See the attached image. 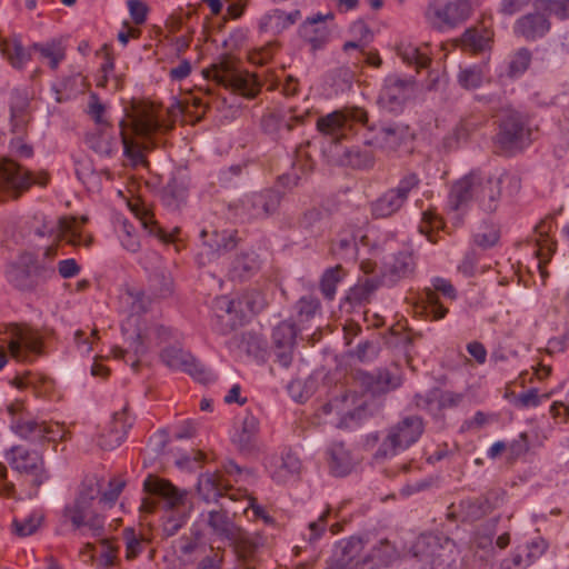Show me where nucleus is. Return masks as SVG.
I'll list each match as a JSON object with an SVG mask.
<instances>
[{
    "label": "nucleus",
    "instance_id": "f257e3e1",
    "mask_svg": "<svg viewBox=\"0 0 569 569\" xmlns=\"http://www.w3.org/2000/svg\"><path fill=\"white\" fill-rule=\"evenodd\" d=\"M148 497L142 500L141 510L152 512L159 501L167 510L162 525L166 537L174 536L186 523L191 506L187 501L188 492L174 487L170 481L149 476L143 482Z\"/></svg>",
    "mask_w": 569,
    "mask_h": 569
},
{
    "label": "nucleus",
    "instance_id": "f03ea898",
    "mask_svg": "<svg viewBox=\"0 0 569 569\" xmlns=\"http://www.w3.org/2000/svg\"><path fill=\"white\" fill-rule=\"evenodd\" d=\"M102 490L97 477L86 478L77 497L63 508L62 517L81 536L100 538L104 535V518L96 510Z\"/></svg>",
    "mask_w": 569,
    "mask_h": 569
},
{
    "label": "nucleus",
    "instance_id": "7ed1b4c3",
    "mask_svg": "<svg viewBox=\"0 0 569 569\" xmlns=\"http://www.w3.org/2000/svg\"><path fill=\"white\" fill-rule=\"evenodd\" d=\"M421 569H457L453 541L433 535H420L411 547Z\"/></svg>",
    "mask_w": 569,
    "mask_h": 569
},
{
    "label": "nucleus",
    "instance_id": "20e7f679",
    "mask_svg": "<svg viewBox=\"0 0 569 569\" xmlns=\"http://www.w3.org/2000/svg\"><path fill=\"white\" fill-rule=\"evenodd\" d=\"M498 118L499 124L495 143L501 151L512 154L531 142V130L522 113L507 108L501 110Z\"/></svg>",
    "mask_w": 569,
    "mask_h": 569
},
{
    "label": "nucleus",
    "instance_id": "39448f33",
    "mask_svg": "<svg viewBox=\"0 0 569 569\" xmlns=\"http://www.w3.org/2000/svg\"><path fill=\"white\" fill-rule=\"evenodd\" d=\"M425 431L422 418L418 416H408L391 426L388 433L378 450L375 459H387L396 456L398 452L408 449L416 443Z\"/></svg>",
    "mask_w": 569,
    "mask_h": 569
},
{
    "label": "nucleus",
    "instance_id": "423d86ee",
    "mask_svg": "<svg viewBox=\"0 0 569 569\" xmlns=\"http://www.w3.org/2000/svg\"><path fill=\"white\" fill-rule=\"evenodd\" d=\"M207 78H212L218 84L246 98H253L260 90V83L254 74L240 70L230 59H223L212 66L206 72Z\"/></svg>",
    "mask_w": 569,
    "mask_h": 569
},
{
    "label": "nucleus",
    "instance_id": "0eeeda50",
    "mask_svg": "<svg viewBox=\"0 0 569 569\" xmlns=\"http://www.w3.org/2000/svg\"><path fill=\"white\" fill-rule=\"evenodd\" d=\"M420 186V178L416 172L403 174L396 187L386 190L370 203V211L375 219H386L397 214L408 201L412 190Z\"/></svg>",
    "mask_w": 569,
    "mask_h": 569
},
{
    "label": "nucleus",
    "instance_id": "6e6552de",
    "mask_svg": "<svg viewBox=\"0 0 569 569\" xmlns=\"http://www.w3.org/2000/svg\"><path fill=\"white\" fill-rule=\"evenodd\" d=\"M48 176L44 172L32 177L31 172L9 158L0 160V201L4 198H18L32 184L46 186Z\"/></svg>",
    "mask_w": 569,
    "mask_h": 569
},
{
    "label": "nucleus",
    "instance_id": "1a4fd4ad",
    "mask_svg": "<svg viewBox=\"0 0 569 569\" xmlns=\"http://www.w3.org/2000/svg\"><path fill=\"white\" fill-rule=\"evenodd\" d=\"M471 14L468 0H431L426 9L427 22L439 31L453 29L465 22Z\"/></svg>",
    "mask_w": 569,
    "mask_h": 569
},
{
    "label": "nucleus",
    "instance_id": "9d476101",
    "mask_svg": "<svg viewBox=\"0 0 569 569\" xmlns=\"http://www.w3.org/2000/svg\"><path fill=\"white\" fill-rule=\"evenodd\" d=\"M3 342L12 358L18 361H30L32 357L42 351V339L39 333L29 326L11 323L7 326Z\"/></svg>",
    "mask_w": 569,
    "mask_h": 569
},
{
    "label": "nucleus",
    "instance_id": "9b49d317",
    "mask_svg": "<svg viewBox=\"0 0 569 569\" xmlns=\"http://www.w3.org/2000/svg\"><path fill=\"white\" fill-rule=\"evenodd\" d=\"M6 460L14 471L30 476L36 489L49 479L43 456L36 450L23 446H13L6 452Z\"/></svg>",
    "mask_w": 569,
    "mask_h": 569
},
{
    "label": "nucleus",
    "instance_id": "f8f14e48",
    "mask_svg": "<svg viewBox=\"0 0 569 569\" xmlns=\"http://www.w3.org/2000/svg\"><path fill=\"white\" fill-rule=\"evenodd\" d=\"M507 183L515 184L517 188L519 187L518 179L506 171L491 174L479 170V209L485 213H495L501 202L502 187Z\"/></svg>",
    "mask_w": 569,
    "mask_h": 569
},
{
    "label": "nucleus",
    "instance_id": "ddd939ff",
    "mask_svg": "<svg viewBox=\"0 0 569 569\" xmlns=\"http://www.w3.org/2000/svg\"><path fill=\"white\" fill-rule=\"evenodd\" d=\"M87 222V218H82L79 222L76 218L62 217L56 226L49 230L51 234H54L57 242L49 246L43 252V259L47 263H52L54 257L58 253L59 241L64 240L67 243L73 247H86L89 248L92 243L91 234H83L81 226Z\"/></svg>",
    "mask_w": 569,
    "mask_h": 569
},
{
    "label": "nucleus",
    "instance_id": "4468645a",
    "mask_svg": "<svg viewBox=\"0 0 569 569\" xmlns=\"http://www.w3.org/2000/svg\"><path fill=\"white\" fill-rule=\"evenodd\" d=\"M281 202V194L276 190H264L242 198L234 204V214L241 219H266L273 214Z\"/></svg>",
    "mask_w": 569,
    "mask_h": 569
},
{
    "label": "nucleus",
    "instance_id": "2eb2a0df",
    "mask_svg": "<svg viewBox=\"0 0 569 569\" xmlns=\"http://www.w3.org/2000/svg\"><path fill=\"white\" fill-rule=\"evenodd\" d=\"M368 120L367 112L357 107L345 108L333 111L317 120V129L332 137L333 141H340L346 137L347 131L351 130L352 123H366Z\"/></svg>",
    "mask_w": 569,
    "mask_h": 569
},
{
    "label": "nucleus",
    "instance_id": "dca6fc26",
    "mask_svg": "<svg viewBox=\"0 0 569 569\" xmlns=\"http://www.w3.org/2000/svg\"><path fill=\"white\" fill-rule=\"evenodd\" d=\"M415 78H401L397 74H391L385 79L378 102L383 109L397 112L402 109L406 101L415 93Z\"/></svg>",
    "mask_w": 569,
    "mask_h": 569
},
{
    "label": "nucleus",
    "instance_id": "f3484780",
    "mask_svg": "<svg viewBox=\"0 0 569 569\" xmlns=\"http://www.w3.org/2000/svg\"><path fill=\"white\" fill-rule=\"evenodd\" d=\"M161 360L167 367L187 372L199 382L209 383L214 380L210 370L200 363L192 355L180 348H166L161 352Z\"/></svg>",
    "mask_w": 569,
    "mask_h": 569
},
{
    "label": "nucleus",
    "instance_id": "a211bd4d",
    "mask_svg": "<svg viewBox=\"0 0 569 569\" xmlns=\"http://www.w3.org/2000/svg\"><path fill=\"white\" fill-rule=\"evenodd\" d=\"M438 293L453 300L457 297L456 289L450 281L443 278H436L432 280V288H426L420 295L421 312L432 320H440L446 317L448 309L445 308L440 301Z\"/></svg>",
    "mask_w": 569,
    "mask_h": 569
},
{
    "label": "nucleus",
    "instance_id": "6ab92c4d",
    "mask_svg": "<svg viewBox=\"0 0 569 569\" xmlns=\"http://www.w3.org/2000/svg\"><path fill=\"white\" fill-rule=\"evenodd\" d=\"M479 170H471L455 180L448 193V207L453 211L467 210L470 203L478 204Z\"/></svg>",
    "mask_w": 569,
    "mask_h": 569
},
{
    "label": "nucleus",
    "instance_id": "aec40b11",
    "mask_svg": "<svg viewBox=\"0 0 569 569\" xmlns=\"http://www.w3.org/2000/svg\"><path fill=\"white\" fill-rule=\"evenodd\" d=\"M367 541L359 536L341 539L336 543L333 562L339 569H365V563H359L363 557Z\"/></svg>",
    "mask_w": 569,
    "mask_h": 569
},
{
    "label": "nucleus",
    "instance_id": "412c9836",
    "mask_svg": "<svg viewBox=\"0 0 569 569\" xmlns=\"http://www.w3.org/2000/svg\"><path fill=\"white\" fill-rule=\"evenodd\" d=\"M172 128V124L168 123L164 119L153 110H142L132 120L133 133L143 139L144 148L153 147L156 143L152 141V137L159 132H167Z\"/></svg>",
    "mask_w": 569,
    "mask_h": 569
},
{
    "label": "nucleus",
    "instance_id": "4be33fe9",
    "mask_svg": "<svg viewBox=\"0 0 569 569\" xmlns=\"http://www.w3.org/2000/svg\"><path fill=\"white\" fill-rule=\"evenodd\" d=\"M296 336L295 325L287 321L279 323L273 329V353L279 365L283 368H288L292 362Z\"/></svg>",
    "mask_w": 569,
    "mask_h": 569
},
{
    "label": "nucleus",
    "instance_id": "5701e85b",
    "mask_svg": "<svg viewBox=\"0 0 569 569\" xmlns=\"http://www.w3.org/2000/svg\"><path fill=\"white\" fill-rule=\"evenodd\" d=\"M399 557L397 546L389 539L382 538L363 555L359 563H365V569H382L390 567Z\"/></svg>",
    "mask_w": 569,
    "mask_h": 569
},
{
    "label": "nucleus",
    "instance_id": "b1692460",
    "mask_svg": "<svg viewBox=\"0 0 569 569\" xmlns=\"http://www.w3.org/2000/svg\"><path fill=\"white\" fill-rule=\"evenodd\" d=\"M358 379L366 391L372 396H380L390 392L401 386V377L391 373L387 369H379L376 372H359Z\"/></svg>",
    "mask_w": 569,
    "mask_h": 569
},
{
    "label": "nucleus",
    "instance_id": "393cba45",
    "mask_svg": "<svg viewBox=\"0 0 569 569\" xmlns=\"http://www.w3.org/2000/svg\"><path fill=\"white\" fill-rule=\"evenodd\" d=\"M131 426L132 422L128 417V409L124 407L121 411L113 415L108 431L99 436L98 445L103 450L116 449L123 442Z\"/></svg>",
    "mask_w": 569,
    "mask_h": 569
},
{
    "label": "nucleus",
    "instance_id": "a878e982",
    "mask_svg": "<svg viewBox=\"0 0 569 569\" xmlns=\"http://www.w3.org/2000/svg\"><path fill=\"white\" fill-rule=\"evenodd\" d=\"M375 136L368 141L369 144L382 150L395 151L405 140L407 129L397 123H380L371 128Z\"/></svg>",
    "mask_w": 569,
    "mask_h": 569
},
{
    "label": "nucleus",
    "instance_id": "bb28decb",
    "mask_svg": "<svg viewBox=\"0 0 569 569\" xmlns=\"http://www.w3.org/2000/svg\"><path fill=\"white\" fill-rule=\"evenodd\" d=\"M549 29L550 22L546 14L540 13V11L522 16L513 26L515 34L528 41L542 38Z\"/></svg>",
    "mask_w": 569,
    "mask_h": 569
},
{
    "label": "nucleus",
    "instance_id": "cd10ccee",
    "mask_svg": "<svg viewBox=\"0 0 569 569\" xmlns=\"http://www.w3.org/2000/svg\"><path fill=\"white\" fill-rule=\"evenodd\" d=\"M203 521L210 528L211 533L221 540H230L237 537L239 527L230 518L224 509H212L201 515Z\"/></svg>",
    "mask_w": 569,
    "mask_h": 569
},
{
    "label": "nucleus",
    "instance_id": "c85d7f7f",
    "mask_svg": "<svg viewBox=\"0 0 569 569\" xmlns=\"http://www.w3.org/2000/svg\"><path fill=\"white\" fill-rule=\"evenodd\" d=\"M268 469L276 482L286 483L298 478L301 471V461L295 453L287 452L281 457L273 458Z\"/></svg>",
    "mask_w": 569,
    "mask_h": 569
},
{
    "label": "nucleus",
    "instance_id": "c756f323",
    "mask_svg": "<svg viewBox=\"0 0 569 569\" xmlns=\"http://www.w3.org/2000/svg\"><path fill=\"white\" fill-rule=\"evenodd\" d=\"M416 258L412 250L409 248L401 249L392 256L389 262L386 263L385 276L391 282H397L412 276L416 270Z\"/></svg>",
    "mask_w": 569,
    "mask_h": 569
},
{
    "label": "nucleus",
    "instance_id": "7c9ffc66",
    "mask_svg": "<svg viewBox=\"0 0 569 569\" xmlns=\"http://www.w3.org/2000/svg\"><path fill=\"white\" fill-rule=\"evenodd\" d=\"M300 18V11L284 12L279 9L271 10L264 13L259 21V30L261 32H271L279 34L283 30L295 24Z\"/></svg>",
    "mask_w": 569,
    "mask_h": 569
},
{
    "label": "nucleus",
    "instance_id": "2f4dec72",
    "mask_svg": "<svg viewBox=\"0 0 569 569\" xmlns=\"http://www.w3.org/2000/svg\"><path fill=\"white\" fill-rule=\"evenodd\" d=\"M313 166L315 162L307 152L306 147H298L296 149V156L292 162L291 171L284 173L280 178L281 183L289 188L298 186L301 178L312 171Z\"/></svg>",
    "mask_w": 569,
    "mask_h": 569
},
{
    "label": "nucleus",
    "instance_id": "473e14b6",
    "mask_svg": "<svg viewBox=\"0 0 569 569\" xmlns=\"http://www.w3.org/2000/svg\"><path fill=\"white\" fill-rule=\"evenodd\" d=\"M552 228L551 220H543L536 227V256L539 259V269L541 274H545L543 264H546L556 250V242L549 238V232Z\"/></svg>",
    "mask_w": 569,
    "mask_h": 569
},
{
    "label": "nucleus",
    "instance_id": "72a5a7b5",
    "mask_svg": "<svg viewBox=\"0 0 569 569\" xmlns=\"http://www.w3.org/2000/svg\"><path fill=\"white\" fill-rule=\"evenodd\" d=\"M86 141L90 149L104 157H111L118 150V140L111 128H97L87 136Z\"/></svg>",
    "mask_w": 569,
    "mask_h": 569
},
{
    "label": "nucleus",
    "instance_id": "f704fd0d",
    "mask_svg": "<svg viewBox=\"0 0 569 569\" xmlns=\"http://www.w3.org/2000/svg\"><path fill=\"white\" fill-rule=\"evenodd\" d=\"M228 488L229 486L224 483L221 475L218 472L203 473L198 479L197 489L206 502L217 501Z\"/></svg>",
    "mask_w": 569,
    "mask_h": 569
},
{
    "label": "nucleus",
    "instance_id": "c9c22d12",
    "mask_svg": "<svg viewBox=\"0 0 569 569\" xmlns=\"http://www.w3.org/2000/svg\"><path fill=\"white\" fill-rule=\"evenodd\" d=\"M147 352V346L144 343V338L142 333L139 331L134 336L130 335L128 337V348L123 349L120 347H113L111 353L117 359H123L126 362L130 363L133 369H137L139 366V358Z\"/></svg>",
    "mask_w": 569,
    "mask_h": 569
},
{
    "label": "nucleus",
    "instance_id": "e433bc0d",
    "mask_svg": "<svg viewBox=\"0 0 569 569\" xmlns=\"http://www.w3.org/2000/svg\"><path fill=\"white\" fill-rule=\"evenodd\" d=\"M328 465L330 472L336 477H343L350 473L353 468V460L343 443L330 446L328 449Z\"/></svg>",
    "mask_w": 569,
    "mask_h": 569
},
{
    "label": "nucleus",
    "instance_id": "4c0bfd02",
    "mask_svg": "<svg viewBox=\"0 0 569 569\" xmlns=\"http://www.w3.org/2000/svg\"><path fill=\"white\" fill-rule=\"evenodd\" d=\"M216 323L214 329L221 335H228L234 329V301L226 296L214 301Z\"/></svg>",
    "mask_w": 569,
    "mask_h": 569
},
{
    "label": "nucleus",
    "instance_id": "58836bf2",
    "mask_svg": "<svg viewBox=\"0 0 569 569\" xmlns=\"http://www.w3.org/2000/svg\"><path fill=\"white\" fill-rule=\"evenodd\" d=\"M233 546L239 561H252L258 563L257 551L260 546V538L248 532L237 531V537L229 540Z\"/></svg>",
    "mask_w": 569,
    "mask_h": 569
},
{
    "label": "nucleus",
    "instance_id": "ea45409f",
    "mask_svg": "<svg viewBox=\"0 0 569 569\" xmlns=\"http://www.w3.org/2000/svg\"><path fill=\"white\" fill-rule=\"evenodd\" d=\"M307 116L308 112L296 114L295 109L289 110V116L281 114L279 112H272L262 118L261 124L264 131L270 133L280 131L282 129L291 131L293 129V122L303 123Z\"/></svg>",
    "mask_w": 569,
    "mask_h": 569
},
{
    "label": "nucleus",
    "instance_id": "a19ab883",
    "mask_svg": "<svg viewBox=\"0 0 569 569\" xmlns=\"http://www.w3.org/2000/svg\"><path fill=\"white\" fill-rule=\"evenodd\" d=\"M259 268L260 261L256 252H241L232 260L229 272L233 279L244 280L253 276Z\"/></svg>",
    "mask_w": 569,
    "mask_h": 569
},
{
    "label": "nucleus",
    "instance_id": "79ce46f5",
    "mask_svg": "<svg viewBox=\"0 0 569 569\" xmlns=\"http://www.w3.org/2000/svg\"><path fill=\"white\" fill-rule=\"evenodd\" d=\"M200 237L204 246H208L212 252L218 254L228 252L237 247V231H212L211 234L207 230L200 232Z\"/></svg>",
    "mask_w": 569,
    "mask_h": 569
},
{
    "label": "nucleus",
    "instance_id": "37998d69",
    "mask_svg": "<svg viewBox=\"0 0 569 569\" xmlns=\"http://www.w3.org/2000/svg\"><path fill=\"white\" fill-rule=\"evenodd\" d=\"M258 430L259 420L253 415L247 413L241 420L240 427L232 436V441L240 450H250Z\"/></svg>",
    "mask_w": 569,
    "mask_h": 569
},
{
    "label": "nucleus",
    "instance_id": "c03bdc74",
    "mask_svg": "<svg viewBox=\"0 0 569 569\" xmlns=\"http://www.w3.org/2000/svg\"><path fill=\"white\" fill-rule=\"evenodd\" d=\"M0 50L3 57H6L9 63L16 69L23 68L31 58L28 50L18 39H1Z\"/></svg>",
    "mask_w": 569,
    "mask_h": 569
},
{
    "label": "nucleus",
    "instance_id": "a18cd8bd",
    "mask_svg": "<svg viewBox=\"0 0 569 569\" xmlns=\"http://www.w3.org/2000/svg\"><path fill=\"white\" fill-rule=\"evenodd\" d=\"M122 536L126 545L127 560L137 558L151 543L149 533L141 530L137 531L133 528H124Z\"/></svg>",
    "mask_w": 569,
    "mask_h": 569
},
{
    "label": "nucleus",
    "instance_id": "49530a36",
    "mask_svg": "<svg viewBox=\"0 0 569 569\" xmlns=\"http://www.w3.org/2000/svg\"><path fill=\"white\" fill-rule=\"evenodd\" d=\"M11 428L19 437L32 442H42L46 440L47 422L13 420Z\"/></svg>",
    "mask_w": 569,
    "mask_h": 569
},
{
    "label": "nucleus",
    "instance_id": "de8ad7c7",
    "mask_svg": "<svg viewBox=\"0 0 569 569\" xmlns=\"http://www.w3.org/2000/svg\"><path fill=\"white\" fill-rule=\"evenodd\" d=\"M229 348L257 357L263 350V341L252 332L236 333L229 340Z\"/></svg>",
    "mask_w": 569,
    "mask_h": 569
},
{
    "label": "nucleus",
    "instance_id": "09e8293b",
    "mask_svg": "<svg viewBox=\"0 0 569 569\" xmlns=\"http://www.w3.org/2000/svg\"><path fill=\"white\" fill-rule=\"evenodd\" d=\"M377 289L378 282L375 279H365L350 288L346 300L353 307L363 306L370 302V299Z\"/></svg>",
    "mask_w": 569,
    "mask_h": 569
},
{
    "label": "nucleus",
    "instance_id": "8fccbe9b",
    "mask_svg": "<svg viewBox=\"0 0 569 569\" xmlns=\"http://www.w3.org/2000/svg\"><path fill=\"white\" fill-rule=\"evenodd\" d=\"M491 39L492 33L485 28L467 29L461 37L463 47L470 49L473 52L486 50L489 47Z\"/></svg>",
    "mask_w": 569,
    "mask_h": 569
},
{
    "label": "nucleus",
    "instance_id": "3c124183",
    "mask_svg": "<svg viewBox=\"0 0 569 569\" xmlns=\"http://www.w3.org/2000/svg\"><path fill=\"white\" fill-rule=\"evenodd\" d=\"M345 276L346 272L340 264L330 267L325 270L320 279L319 288L326 299L332 300L335 298L337 286Z\"/></svg>",
    "mask_w": 569,
    "mask_h": 569
},
{
    "label": "nucleus",
    "instance_id": "603ef678",
    "mask_svg": "<svg viewBox=\"0 0 569 569\" xmlns=\"http://www.w3.org/2000/svg\"><path fill=\"white\" fill-rule=\"evenodd\" d=\"M532 60V54L529 49L527 48H520L517 51H515L508 61L506 74L509 78H518L521 74H523Z\"/></svg>",
    "mask_w": 569,
    "mask_h": 569
},
{
    "label": "nucleus",
    "instance_id": "864d4df0",
    "mask_svg": "<svg viewBox=\"0 0 569 569\" xmlns=\"http://www.w3.org/2000/svg\"><path fill=\"white\" fill-rule=\"evenodd\" d=\"M485 73L479 66H469L460 68L457 74L458 84L466 90H475L482 86Z\"/></svg>",
    "mask_w": 569,
    "mask_h": 569
},
{
    "label": "nucleus",
    "instance_id": "5fc2aeb1",
    "mask_svg": "<svg viewBox=\"0 0 569 569\" xmlns=\"http://www.w3.org/2000/svg\"><path fill=\"white\" fill-rule=\"evenodd\" d=\"M8 279L20 290H32L37 287V281H33L27 260L22 257V266H13L8 271Z\"/></svg>",
    "mask_w": 569,
    "mask_h": 569
},
{
    "label": "nucleus",
    "instance_id": "6e6d98bb",
    "mask_svg": "<svg viewBox=\"0 0 569 569\" xmlns=\"http://www.w3.org/2000/svg\"><path fill=\"white\" fill-rule=\"evenodd\" d=\"M23 257L24 260H27L31 278L33 279V281H37V286L41 282L51 279L56 274V269L52 266V263H47V261L33 259L29 254H26Z\"/></svg>",
    "mask_w": 569,
    "mask_h": 569
},
{
    "label": "nucleus",
    "instance_id": "4d7b16f0",
    "mask_svg": "<svg viewBox=\"0 0 569 569\" xmlns=\"http://www.w3.org/2000/svg\"><path fill=\"white\" fill-rule=\"evenodd\" d=\"M439 395L440 389L432 388L425 393H417L413 397V403L418 409L427 411L430 415L437 416L440 413Z\"/></svg>",
    "mask_w": 569,
    "mask_h": 569
},
{
    "label": "nucleus",
    "instance_id": "13d9d810",
    "mask_svg": "<svg viewBox=\"0 0 569 569\" xmlns=\"http://www.w3.org/2000/svg\"><path fill=\"white\" fill-rule=\"evenodd\" d=\"M533 6L537 11L555 16L558 19L569 18V0H537Z\"/></svg>",
    "mask_w": 569,
    "mask_h": 569
},
{
    "label": "nucleus",
    "instance_id": "bf43d9fd",
    "mask_svg": "<svg viewBox=\"0 0 569 569\" xmlns=\"http://www.w3.org/2000/svg\"><path fill=\"white\" fill-rule=\"evenodd\" d=\"M43 517L33 512L22 519H14L12 522L13 532L19 537H28L34 533L40 527Z\"/></svg>",
    "mask_w": 569,
    "mask_h": 569
},
{
    "label": "nucleus",
    "instance_id": "052dcab7",
    "mask_svg": "<svg viewBox=\"0 0 569 569\" xmlns=\"http://www.w3.org/2000/svg\"><path fill=\"white\" fill-rule=\"evenodd\" d=\"M345 157L348 164L357 169H369L375 164V158L372 153L359 148H351L347 150Z\"/></svg>",
    "mask_w": 569,
    "mask_h": 569
},
{
    "label": "nucleus",
    "instance_id": "680f3d73",
    "mask_svg": "<svg viewBox=\"0 0 569 569\" xmlns=\"http://www.w3.org/2000/svg\"><path fill=\"white\" fill-rule=\"evenodd\" d=\"M331 515V508L327 507L321 515L318 517L317 520L311 521L308 525V535L305 536V538L310 542L315 543L318 541L322 535L326 532L327 525H328V518Z\"/></svg>",
    "mask_w": 569,
    "mask_h": 569
},
{
    "label": "nucleus",
    "instance_id": "e2e57ef3",
    "mask_svg": "<svg viewBox=\"0 0 569 569\" xmlns=\"http://www.w3.org/2000/svg\"><path fill=\"white\" fill-rule=\"evenodd\" d=\"M33 48L40 52L43 60L48 61L51 69H56L64 58V51L59 43L34 44Z\"/></svg>",
    "mask_w": 569,
    "mask_h": 569
},
{
    "label": "nucleus",
    "instance_id": "0e129e2a",
    "mask_svg": "<svg viewBox=\"0 0 569 569\" xmlns=\"http://www.w3.org/2000/svg\"><path fill=\"white\" fill-rule=\"evenodd\" d=\"M399 56L409 64H415L418 68H426L430 63V58L421 52L417 47L403 46L399 48Z\"/></svg>",
    "mask_w": 569,
    "mask_h": 569
},
{
    "label": "nucleus",
    "instance_id": "69168bd1",
    "mask_svg": "<svg viewBox=\"0 0 569 569\" xmlns=\"http://www.w3.org/2000/svg\"><path fill=\"white\" fill-rule=\"evenodd\" d=\"M321 219V211L312 208L303 212L298 221V224L302 230L309 232L310 234L317 236L320 231Z\"/></svg>",
    "mask_w": 569,
    "mask_h": 569
},
{
    "label": "nucleus",
    "instance_id": "338daca9",
    "mask_svg": "<svg viewBox=\"0 0 569 569\" xmlns=\"http://www.w3.org/2000/svg\"><path fill=\"white\" fill-rule=\"evenodd\" d=\"M126 482L119 478H112L109 481V488L104 492L101 491L98 497V505L111 507L118 500L120 493L122 492Z\"/></svg>",
    "mask_w": 569,
    "mask_h": 569
},
{
    "label": "nucleus",
    "instance_id": "774afa93",
    "mask_svg": "<svg viewBox=\"0 0 569 569\" xmlns=\"http://www.w3.org/2000/svg\"><path fill=\"white\" fill-rule=\"evenodd\" d=\"M30 97L26 90L14 89L10 97V114H31Z\"/></svg>",
    "mask_w": 569,
    "mask_h": 569
}]
</instances>
